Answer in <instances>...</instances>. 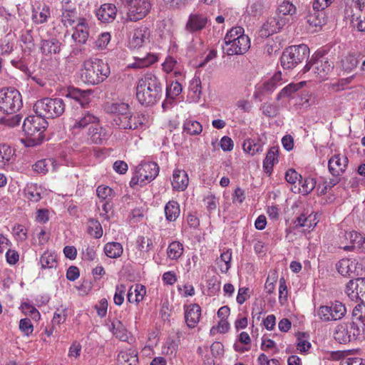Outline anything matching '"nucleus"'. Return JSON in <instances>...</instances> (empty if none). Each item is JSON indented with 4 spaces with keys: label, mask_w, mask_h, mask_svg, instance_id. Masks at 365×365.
Listing matches in <instances>:
<instances>
[{
    "label": "nucleus",
    "mask_w": 365,
    "mask_h": 365,
    "mask_svg": "<svg viewBox=\"0 0 365 365\" xmlns=\"http://www.w3.org/2000/svg\"><path fill=\"white\" fill-rule=\"evenodd\" d=\"M163 84L155 75L146 73L138 81L136 98L146 107L156 104L163 97Z\"/></svg>",
    "instance_id": "obj_1"
},
{
    "label": "nucleus",
    "mask_w": 365,
    "mask_h": 365,
    "mask_svg": "<svg viewBox=\"0 0 365 365\" xmlns=\"http://www.w3.org/2000/svg\"><path fill=\"white\" fill-rule=\"evenodd\" d=\"M110 73L108 63L101 59L95 58L84 62L81 78L86 83L97 85L107 78Z\"/></svg>",
    "instance_id": "obj_2"
},
{
    "label": "nucleus",
    "mask_w": 365,
    "mask_h": 365,
    "mask_svg": "<svg viewBox=\"0 0 365 365\" xmlns=\"http://www.w3.org/2000/svg\"><path fill=\"white\" fill-rule=\"evenodd\" d=\"M48 126V122L39 115H29L23 123V131L30 141L31 145H36L44 140V131Z\"/></svg>",
    "instance_id": "obj_3"
},
{
    "label": "nucleus",
    "mask_w": 365,
    "mask_h": 365,
    "mask_svg": "<svg viewBox=\"0 0 365 365\" xmlns=\"http://www.w3.org/2000/svg\"><path fill=\"white\" fill-rule=\"evenodd\" d=\"M309 56V48L305 44L289 46L282 52L280 58L281 66L284 69H293L307 60Z\"/></svg>",
    "instance_id": "obj_4"
},
{
    "label": "nucleus",
    "mask_w": 365,
    "mask_h": 365,
    "mask_svg": "<svg viewBox=\"0 0 365 365\" xmlns=\"http://www.w3.org/2000/svg\"><path fill=\"white\" fill-rule=\"evenodd\" d=\"M65 106L61 98H45L36 102L34 110L44 119L55 118L64 113Z\"/></svg>",
    "instance_id": "obj_5"
},
{
    "label": "nucleus",
    "mask_w": 365,
    "mask_h": 365,
    "mask_svg": "<svg viewBox=\"0 0 365 365\" xmlns=\"http://www.w3.org/2000/svg\"><path fill=\"white\" fill-rule=\"evenodd\" d=\"M344 18L359 31H365V0H347Z\"/></svg>",
    "instance_id": "obj_6"
},
{
    "label": "nucleus",
    "mask_w": 365,
    "mask_h": 365,
    "mask_svg": "<svg viewBox=\"0 0 365 365\" xmlns=\"http://www.w3.org/2000/svg\"><path fill=\"white\" fill-rule=\"evenodd\" d=\"M364 330L356 321L343 322L336 327L334 338L339 343L346 344L356 341Z\"/></svg>",
    "instance_id": "obj_7"
},
{
    "label": "nucleus",
    "mask_w": 365,
    "mask_h": 365,
    "mask_svg": "<svg viewBox=\"0 0 365 365\" xmlns=\"http://www.w3.org/2000/svg\"><path fill=\"white\" fill-rule=\"evenodd\" d=\"M159 173V167L154 162H142L136 168L134 175L131 178L130 185L134 187L137 185L141 187L147 184V182L154 180Z\"/></svg>",
    "instance_id": "obj_8"
},
{
    "label": "nucleus",
    "mask_w": 365,
    "mask_h": 365,
    "mask_svg": "<svg viewBox=\"0 0 365 365\" xmlns=\"http://www.w3.org/2000/svg\"><path fill=\"white\" fill-rule=\"evenodd\" d=\"M21 95L14 88L0 90V110L7 115L19 110L22 107Z\"/></svg>",
    "instance_id": "obj_9"
},
{
    "label": "nucleus",
    "mask_w": 365,
    "mask_h": 365,
    "mask_svg": "<svg viewBox=\"0 0 365 365\" xmlns=\"http://www.w3.org/2000/svg\"><path fill=\"white\" fill-rule=\"evenodd\" d=\"M346 313L345 305L339 301L331 302L327 305H322L317 309V315L324 322L339 320L344 317Z\"/></svg>",
    "instance_id": "obj_10"
},
{
    "label": "nucleus",
    "mask_w": 365,
    "mask_h": 365,
    "mask_svg": "<svg viewBox=\"0 0 365 365\" xmlns=\"http://www.w3.org/2000/svg\"><path fill=\"white\" fill-rule=\"evenodd\" d=\"M334 66L333 62L329 61L327 57L318 53L315 56H312L311 60L304 66L302 72L305 73L312 68L314 73L320 78H324L333 70Z\"/></svg>",
    "instance_id": "obj_11"
},
{
    "label": "nucleus",
    "mask_w": 365,
    "mask_h": 365,
    "mask_svg": "<svg viewBox=\"0 0 365 365\" xmlns=\"http://www.w3.org/2000/svg\"><path fill=\"white\" fill-rule=\"evenodd\" d=\"M128 19L137 21L148 15L151 9L150 3L147 0H130L128 2Z\"/></svg>",
    "instance_id": "obj_12"
},
{
    "label": "nucleus",
    "mask_w": 365,
    "mask_h": 365,
    "mask_svg": "<svg viewBox=\"0 0 365 365\" xmlns=\"http://www.w3.org/2000/svg\"><path fill=\"white\" fill-rule=\"evenodd\" d=\"M231 43H225L223 46L224 53L228 56L240 55L246 53L250 47V40L248 36H240Z\"/></svg>",
    "instance_id": "obj_13"
},
{
    "label": "nucleus",
    "mask_w": 365,
    "mask_h": 365,
    "mask_svg": "<svg viewBox=\"0 0 365 365\" xmlns=\"http://www.w3.org/2000/svg\"><path fill=\"white\" fill-rule=\"evenodd\" d=\"M284 24V21L279 19V17L270 16L259 30V36L263 38H267L271 35L279 32Z\"/></svg>",
    "instance_id": "obj_14"
},
{
    "label": "nucleus",
    "mask_w": 365,
    "mask_h": 365,
    "mask_svg": "<svg viewBox=\"0 0 365 365\" xmlns=\"http://www.w3.org/2000/svg\"><path fill=\"white\" fill-rule=\"evenodd\" d=\"M208 22V19L203 14L195 13L190 14L185 25V31L193 34L204 29Z\"/></svg>",
    "instance_id": "obj_15"
},
{
    "label": "nucleus",
    "mask_w": 365,
    "mask_h": 365,
    "mask_svg": "<svg viewBox=\"0 0 365 365\" xmlns=\"http://www.w3.org/2000/svg\"><path fill=\"white\" fill-rule=\"evenodd\" d=\"M348 162L346 156L334 155L329 160V170L333 176H339L345 171Z\"/></svg>",
    "instance_id": "obj_16"
},
{
    "label": "nucleus",
    "mask_w": 365,
    "mask_h": 365,
    "mask_svg": "<svg viewBox=\"0 0 365 365\" xmlns=\"http://www.w3.org/2000/svg\"><path fill=\"white\" fill-rule=\"evenodd\" d=\"M91 92L89 90L82 91L79 88L69 87L66 94V97L71 98L78 103L82 108H86L91 102L90 95Z\"/></svg>",
    "instance_id": "obj_17"
},
{
    "label": "nucleus",
    "mask_w": 365,
    "mask_h": 365,
    "mask_svg": "<svg viewBox=\"0 0 365 365\" xmlns=\"http://www.w3.org/2000/svg\"><path fill=\"white\" fill-rule=\"evenodd\" d=\"M88 36L89 29L86 21L85 19H80L72 34V38L79 44H84L88 40Z\"/></svg>",
    "instance_id": "obj_18"
},
{
    "label": "nucleus",
    "mask_w": 365,
    "mask_h": 365,
    "mask_svg": "<svg viewBox=\"0 0 365 365\" xmlns=\"http://www.w3.org/2000/svg\"><path fill=\"white\" fill-rule=\"evenodd\" d=\"M88 135L91 142L96 145H102L108 136L106 130L96 123L89 127Z\"/></svg>",
    "instance_id": "obj_19"
},
{
    "label": "nucleus",
    "mask_w": 365,
    "mask_h": 365,
    "mask_svg": "<svg viewBox=\"0 0 365 365\" xmlns=\"http://www.w3.org/2000/svg\"><path fill=\"white\" fill-rule=\"evenodd\" d=\"M188 182V175L185 170L178 169L174 170L171 181L173 190L183 191L187 188Z\"/></svg>",
    "instance_id": "obj_20"
},
{
    "label": "nucleus",
    "mask_w": 365,
    "mask_h": 365,
    "mask_svg": "<svg viewBox=\"0 0 365 365\" xmlns=\"http://www.w3.org/2000/svg\"><path fill=\"white\" fill-rule=\"evenodd\" d=\"M201 308L197 304L188 306L185 312V319L188 327L194 328L200 320Z\"/></svg>",
    "instance_id": "obj_21"
},
{
    "label": "nucleus",
    "mask_w": 365,
    "mask_h": 365,
    "mask_svg": "<svg viewBox=\"0 0 365 365\" xmlns=\"http://www.w3.org/2000/svg\"><path fill=\"white\" fill-rule=\"evenodd\" d=\"M61 46V43L58 39L52 38L42 40L40 49L43 55L51 57L53 55L60 53Z\"/></svg>",
    "instance_id": "obj_22"
},
{
    "label": "nucleus",
    "mask_w": 365,
    "mask_h": 365,
    "mask_svg": "<svg viewBox=\"0 0 365 365\" xmlns=\"http://www.w3.org/2000/svg\"><path fill=\"white\" fill-rule=\"evenodd\" d=\"M116 7L113 4H104L97 10L96 16L103 22L113 21L116 16Z\"/></svg>",
    "instance_id": "obj_23"
},
{
    "label": "nucleus",
    "mask_w": 365,
    "mask_h": 365,
    "mask_svg": "<svg viewBox=\"0 0 365 365\" xmlns=\"http://www.w3.org/2000/svg\"><path fill=\"white\" fill-rule=\"evenodd\" d=\"M279 148L277 146L271 147L267 153L266 157L263 160V168L264 172L270 175L273 170V166L278 163Z\"/></svg>",
    "instance_id": "obj_24"
},
{
    "label": "nucleus",
    "mask_w": 365,
    "mask_h": 365,
    "mask_svg": "<svg viewBox=\"0 0 365 365\" xmlns=\"http://www.w3.org/2000/svg\"><path fill=\"white\" fill-rule=\"evenodd\" d=\"M306 19L307 22L312 27L322 26L325 24L324 12L317 9H309Z\"/></svg>",
    "instance_id": "obj_25"
},
{
    "label": "nucleus",
    "mask_w": 365,
    "mask_h": 365,
    "mask_svg": "<svg viewBox=\"0 0 365 365\" xmlns=\"http://www.w3.org/2000/svg\"><path fill=\"white\" fill-rule=\"evenodd\" d=\"M99 121L98 118L93 115L88 111L85 112L82 114V117L76 120L74 124L72 125L73 130L76 129H83L89 124L94 125Z\"/></svg>",
    "instance_id": "obj_26"
},
{
    "label": "nucleus",
    "mask_w": 365,
    "mask_h": 365,
    "mask_svg": "<svg viewBox=\"0 0 365 365\" xmlns=\"http://www.w3.org/2000/svg\"><path fill=\"white\" fill-rule=\"evenodd\" d=\"M147 33V27H140L135 29L133 37L129 42L130 46L134 48L140 47L145 41Z\"/></svg>",
    "instance_id": "obj_27"
},
{
    "label": "nucleus",
    "mask_w": 365,
    "mask_h": 365,
    "mask_svg": "<svg viewBox=\"0 0 365 365\" xmlns=\"http://www.w3.org/2000/svg\"><path fill=\"white\" fill-rule=\"evenodd\" d=\"M180 205L178 202L174 200L169 201L165 207V214L166 220L170 222H174L180 215Z\"/></svg>",
    "instance_id": "obj_28"
},
{
    "label": "nucleus",
    "mask_w": 365,
    "mask_h": 365,
    "mask_svg": "<svg viewBox=\"0 0 365 365\" xmlns=\"http://www.w3.org/2000/svg\"><path fill=\"white\" fill-rule=\"evenodd\" d=\"M107 113H113L115 116L125 115L130 112L129 106L125 103H108L106 106Z\"/></svg>",
    "instance_id": "obj_29"
},
{
    "label": "nucleus",
    "mask_w": 365,
    "mask_h": 365,
    "mask_svg": "<svg viewBox=\"0 0 365 365\" xmlns=\"http://www.w3.org/2000/svg\"><path fill=\"white\" fill-rule=\"evenodd\" d=\"M242 148L246 153L252 155L262 153L263 150L262 144L260 141L254 139L245 140L243 143Z\"/></svg>",
    "instance_id": "obj_30"
},
{
    "label": "nucleus",
    "mask_w": 365,
    "mask_h": 365,
    "mask_svg": "<svg viewBox=\"0 0 365 365\" xmlns=\"http://www.w3.org/2000/svg\"><path fill=\"white\" fill-rule=\"evenodd\" d=\"M33 168L38 174L45 175L50 168H52L53 170H55L54 160L51 158L38 160L33 165Z\"/></svg>",
    "instance_id": "obj_31"
},
{
    "label": "nucleus",
    "mask_w": 365,
    "mask_h": 365,
    "mask_svg": "<svg viewBox=\"0 0 365 365\" xmlns=\"http://www.w3.org/2000/svg\"><path fill=\"white\" fill-rule=\"evenodd\" d=\"M76 9H63L61 14V21L65 26H71L75 22L79 21Z\"/></svg>",
    "instance_id": "obj_32"
},
{
    "label": "nucleus",
    "mask_w": 365,
    "mask_h": 365,
    "mask_svg": "<svg viewBox=\"0 0 365 365\" xmlns=\"http://www.w3.org/2000/svg\"><path fill=\"white\" fill-rule=\"evenodd\" d=\"M182 92V86L178 81H173L170 86L166 88L167 100L163 103V108H165L169 99L173 100Z\"/></svg>",
    "instance_id": "obj_33"
},
{
    "label": "nucleus",
    "mask_w": 365,
    "mask_h": 365,
    "mask_svg": "<svg viewBox=\"0 0 365 365\" xmlns=\"http://www.w3.org/2000/svg\"><path fill=\"white\" fill-rule=\"evenodd\" d=\"M359 63V59L356 55L349 54L341 59V66L344 71L350 73L356 68Z\"/></svg>",
    "instance_id": "obj_34"
},
{
    "label": "nucleus",
    "mask_w": 365,
    "mask_h": 365,
    "mask_svg": "<svg viewBox=\"0 0 365 365\" xmlns=\"http://www.w3.org/2000/svg\"><path fill=\"white\" fill-rule=\"evenodd\" d=\"M111 327L113 333L117 338L123 341L128 339L127 329L120 320H114L111 324Z\"/></svg>",
    "instance_id": "obj_35"
},
{
    "label": "nucleus",
    "mask_w": 365,
    "mask_h": 365,
    "mask_svg": "<svg viewBox=\"0 0 365 365\" xmlns=\"http://www.w3.org/2000/svg\"><path fill=\"white\" fill-rule=\"evenodd\" d=\"M350 321H356L359 325L365 324V303L363 300L353 309Z\"/></svg>",
    "instance_id": "obj_36"
},
{
    "label": "nucleus",
    "mask_w": 365,
    "mask_h": 365,
    "mask_svg": "<svg viewBox=\"0 0 365 365\" xmlns=\"http://www.w3.org/2000/svg\"><path fill=\"white\" fill-rule=\"evenodd\" d=\"M105 254L110 258H117L123 253V247L118 242H109L104 247Z\"/></svg>",
    "instance_id": "obj_37"
},
{
    "label": "nucleus",
    "mask_w": 365,
    "mask_h": 365,
    "mask_svg": "<svg viewBox=\"0 0 365 365\" xmlns=\"http://www.w3.org/2000/svg\"><path fill=\"white\" fill-rule=\"evenodd\" d=\"M158 56L155 54L148 53L143 57H135V62L133 63L134 68H144L150 66L158 61Z\"/></svg>",
    "instance_id": "obj_38"
},
{
    "label": "nucleus",
    "mask_w": 365,
    "mask_h": 365,
    "mask_svg": "<svg viewBox=\"0 0 365 365\" xmlns=\"http://www.w3.org/2000/svg\"><path fill=\"white\" fill-rule=\"evenodd\" d=\"M133 115L131 112L127 113L125 115L114 116L113 123L122 129H130L132 128L131 121Z\"/></svg>",
    "instance_id": "obj_39"
},
{
    "label": "nucleus",
    "mask_w": 365,
    "mask_h": 365,
    "mask_svg": "<svg viewBox=\"0 0 365 365\" xmlns=\"http://www.w3.org/2000/svg\"><path fill=\"white\" fill-rule=\"evenodd\" d=\"M14 155V150L9 145H0V168L9 163Z\"/></svg>",
    "instance_id": "obj_40"
},
{
    "label": "nucleus",
    "mask_w": 365,
    "mask_h": 365,
    "mask_svg": "<svg viewBox=\"0 0 365 365\" xmlns=\"http://www.w3.org/2000/svg\"><path fill=\"white\" fill-rule=\"evenodd\" d=\"M167 253L170 259H177L183 253V245L179 242L174 241L169 245Z\"/></svg>",
    "instance_id": "obj_41"
},
{
    "label": "nucleus",
    "mask_w": 365,
    "mask_h": 365,
    "mask_svg": "<svg viewBox=\"0 0 365 365\" xmlns=\"http://www.w3.org/2000/svg\"><path fill=\"white\" fill-rule=\"evenodd\" d=\"M183 130L187 134L195 135L202 132V126L197 121L189 120L184 123Z\"/></svg>",
    "instance_id": "obj_42"
},
{
    "label": "nucleus",
    "mask_w": 365,
    "mask_h": 365,
    "mask_svg": "<svg viewBox=\"0 0 365 365\" xmlns=\"http://www.w3.org/2000/svg\"><path fill=\"white\" fill-rule=\"evenodd\" d=\"M303 83H290L281 90L277 96V101H279L283 98L289 97L293 93L302 88Z\"/></svg>",
    "instance_id": "obj_43"
},
{
    "label": "nucleus",
    "mask_w": 365,
    "mask_h": 365,
    "mask_svg": "<svg viewBox=\"0 0 365 365\" xmlns=\"http://www.w3.org/2000/svg\"><path fill=\"white\" fill-rule=\"evenodd\" d=\"M88 232L95 238H100L102 236V227L97 220L90 219L88 220Z\"/></svg>",
    "instance_id": "obj_44"
},
{
    "label": "nucleus",
    "mask_w": 365,
    "mask_h": 365,
    "mask_svg": "<svg viewBox=\"0 0 365 365\" xmlns=\"http://www.w3.org/2000/svg\"><path fill=\"white\" fill-rule=\"evenodd\" d=\"M316 180L312 178H303L300 176L299 184L302 186V192L308 194L311 192L316 186Z\"/></svg>",
    "instance_id": "obj_45"
},
{
    "label": "nucleus",
    "mask_w": 365,
    "mask_h": 365,
    "mask_svg": "<svg viewBox=\"0 0 365 365\" xmlns=\"http://www.w3.org/2000/svg\"><path fill=\"white\" fill-rule=\"evenodd\" d=\"M49 16V8L46 6H43L41 11L34 10L32 17L35 22L43 24L47 21V19Z\"/></svg>",
    "instance_id": "obj_46"
},
{
    "label": "nucleus",
    "mask_w": 365,
    "mask_h": 365,
    "mask_svg": "<svg viewBox=\"0 0 365 365\" xmlns=\"http://www.w3.org/2000/svg\"><path fill=\"white\" fill-rule=\"evenodd\" d=\"M266 0H252L247 9L248 13L252 16L260 14L264 8Z\"/></svg>",
    "instance_id": "obj_47"
},
{
    "label": "nucleus",
    "mask_w": 365,
    "mask_h": 365,
    "mask_svg": "<svg viewBox=\"0 0 365 365\" xmlns=\"http://www.w3.org/2000/svg\"><path fill=\"white\" fill-rule=\"evenodd\" d=\"M358 285V278L351 279L346 284V293L351 300L359 299Z\"/></svg>",
    "instance_id": "obj_48"
},
{
    "label": "nucleus",
    "mask_w": 365,
    "mask_h": 365,
    "mask_svg": "<svg viewBox=\"0 0 365 365\" xmlns=\"http://www.w3.org/2000/svg\"><path fill=\"white\" fill-rule=\"evenodd\" d=\"M276 88L277 86L274 83L268 80L258 88L257 91H255L254 96L255 98H260L266 93H272Z\"/></svg>",
    "instance_id": "obj_49"
},
{
    "label": "nucleus",
    "mask_w": 365,
    "mask_h": 365,
    "mask_svg": "<svg viewBox=\"0 0 365 365\" xmlns=\"http://www.w3.org/2000/svg\"><path fill=\"white\" fill-rule=\"evenodd\" d=\"M240 36H245L244 29L241 26L233 27L225 35L224 38L225 43H229L230 44L237 39V37H241Z\"/></svg>",
    "instance_id": "obj_50"
},
{
    "label": "nucleus",
    "mask_w": 365,
    "mask_h": 365,
    "mask_svg": "<svg viewBox=\"0 0 365 365\" xmlns=\"http://www.w3.org/2000/svg\"><path fill=\"white\" fill-rule=\"evenodd\" d=\"M40 263L43 269L53 268L56 266V257L51 253L44 252L40 258Z\"/></svg>",
    "instance_id": "obj_51"
},
{
    "label": "nucleus",
    "mask_w": 365,
    "mask_h": 365,
    "mask_svg": "<svg viewBox=\"0 0 365 365\" xmlns=\"http://www.w3.org/2000/svg\"><path fill=\"white\" fill-rule=\"evenodd\" d=\"M351 265V262L349 259H341L336 264V269L341 275L347 276L352 272Z\"/></svg>",
    "instance_id": "obj_52"
},
{
    "label": "nucleus",
    "mask_w": 365,
    "mask_h": 365,
    "mask_svg": "<svg viewBox=\"0 0 365 365\" xmlns=\"http://www.w3.org/2000/svg\"><path fill=\"white\" fill-rule=\"evenodd\" d=\"M296 6L289 1H284L278 7L277 11L282 15L292 16L296 13Z\"/></svg>",
    "instance_id": "obj_53"
},
{
    "label": "nucleus",
    "mask_w": 365,
    "mask_h": 365,
    "mask_svg": "<svg viewBox=\"0 0 365 365\" xmlns=\"http://www.w3.org/2000/svg\"><path fill=\"white\" fill-rule=\"evenodd\" d=\"M262 113L269 117L273 118L277 115L279 113V108L277 105L272 103H265L261 106Z\"/></svg>",
    "instance_id": "obj_54"
},
{
    "label": "nucleus",
    "mask_w": 365,
    "mask_h": 365,
    "mask_svg": "<svg viewBox=\"0 0 365 365\" xmlns=\"http://www.w3.org/2000/svg\"><path fill=\"white\" fill-rule=\"evenodd\" d=\"M220 259L225 264L220 265V270L222 272L226 273L231 267L232 252L230 250H227L220 255Z\"/></svg>",
    "instance_id": "obj_55"
},
{
    "label": "nucleus",
    "mask_w": 365,
    "mask_h": 365,
    "mask_svg": "<svg viewBox=\"0 0 365 365\" xmlns=\"http://www.w3.org/2000/svg\"><path fill=\"white\" fill-rule=\"evenodd\" d=\"M21 120V116L20 115H15L12 116L7 115L6 116L0 118V124L12 128L19 125Z\"/></svg>",
    "instance_id": "obj_56"
},
{
    "label": "nucleus",
    "mask_w": 365,
    "mask_h": 365,
    "mask_svg": "<svg viewBox=\"0 0 365 365\" xmlns=\"http://www.w3.org/2000/svg\"><path fill=\"white\" fill-rule=\"evenodd\" d=\"M148 118L147 115L143 113H138L133 118L131 121L132 128L131 130H135L139 126H142L147 123Z\"/></svg>",
    "instance_id": "obj_57"
},
{
    "label": "nucleus",
    "mask_w": 365,
    "mask_h": 365,
    "mask_svg": "<svg viewBox=\"0 0 365 365\" xmlns=\"http://www.w3.org/2000/svg\"><path fill=\"white\" fill-rule=\"evenodd\" d=\"M287 300V287L284 277L279 279V301L283 304Z\"/></svg>",
    "instance_id": "obj_58"
},
{
    "label": "nucleus",
    "mask_w": 365,
    "mask_h": 365,
    "mask_svg": "<svg viewBox=\"0 0 365 365\" xmlns=\"http://www.w3.org/2000/svg\"><path fill=\"white\" fill-rule=\"evenodd\" d=\"M19 329L26 336H29L34 331V326L29 319L25 318L20 320Z\"/></svg>",
    "instance_id": "obj_59"
},
{
    "label": "nucleus",
    "mask_w": 365,
    "mask_h": 365,
    "mask_svg": "<svg viewBox=\"0 0 365 365\" xmlns=\"http://www.w3.org/2000/svg\"><path fill=\"white\" fill-rule=\"evenodd\" d=\"M97 195L99 198L102 199V201H106L109 197L112 196L113 190L108 186L100 185L98 187Z\"/></svg>",
    "instance_id": "obj_60"
},
{
    "label": "nucleus",
    "mask_w": 365,
    "mask_h": 365,
    "mask_svg": "<svg viewBox=\"0 0 365 365\" xmlns=\"http://www.w3.org/2000/svg\"><path fill=\"white\" fill-rule=\"evenodd\" d=\"M125 289L126 288L124 284H120L116 287V290L113 299L116 305H121L123 303L124 293Z\"/></svg>",
    "instance_id": "obj_61"
},
{
    "label": "nucleus",
    "mask_w": 365,
    "mask_h": 365,
    "mask_svg": "<svg viewBox=\"0 0 365 365\" xmlns=\"http://www.w3.org/2000/svg\"><path fill=\"white\" fill-rule=\"evenodd\" d=\"M138 243L141 251L148 252L153 246L152 240L143 236L138 237Z\"/></svg>",
    "instance_id": "obj_62"
},
{
    "label": "nucleus",
    "mask_w": 365,
    "mask_h": 365,
    "mask_svg": "<svg viewBox=\"0 0 365 365\" xmlns=\"http://www.w3.org/2000/svg\"><path fill=\"white\" fill-rule=\"evenodd\" d=\"M301 175L298 174L294 169L290 168L285 173V180L290 184H294L300 179Z\"/></svg>",
    "instance_id": "obj_63"
},
{
    "label": "nucleus",
    "mask_w": 365,
    "mask_h": 365,
    "mask_svg": "<svg viewBox=\"0 0 365 365\" xmlns=\"http://www.w3.org/2000/svg\"><path fill=\"white\" fill-rule=\"evenodd\" d=\"M212 354L214 357L220 356L224 354V346L221 342L215 341L210 346Z\"/></svg>",
    "instance_id": "obj_64"
}]
</instances>
